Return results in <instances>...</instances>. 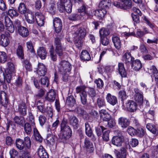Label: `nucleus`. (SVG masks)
Returning <instances> with one entry per match:
<instances>
[{
  "label": "nucleus",
  "mask_w": 158,
  "mask_h": 158,
  "mask_svg": "<svg viewBox=\"0 0 158 158\" xmlns=\"http://www.w3.org/2000/svg\"><path fill=\"white\" fill-rule=\"evenodd\" d=\"M78 26H75L74 28L75 30L78 29L75 32V34L77 35V37L78 38H80L78 41L76 40L75 41V44L77 48H80L83 45V42L81 39L85 37L86 33L89 32V30L88 28L87 25L85 23L82 26L79 27H78Z\"/></svg>",
  "instance_id": "f257e3e1"
},
{
  "label": "nucleus",
  "mask_w": 158,
  "mask_h": 158,
  "mask_svg": "<svg viewBox=\"0 0 158 158\" xmlns=\"http://www.w3.org/2000/svg\"><path fill=\"white\" fill-rule=\"evenodd\" d=\"M60 131L62 139H67L69 138L72 135V131L68 125L67 119H63L61 123Z\"/></svg>",
  "instance_id": "f03ea898"
},
{
  "label": "nucleus",
  "mask_w": 158,
  "mask_h": 158,
  "mask_svg": "<svg viewBox=\"0 0 158 158\" xmlns=\"http://www.w3.org/2000/svg\"><path fill=\"white\" fill-rule=\"evenodd\" d=\"M58 10L61 13L72 11V4L70 0H60L57 3Z\"/></svg>",
  "instance_id": "7ed1b4c3"
},
{
  "label": "nucleus",
  "mask_w": 158,
  "mask_h": 158,
  "mask_svg": "<svg viewBox=\"0 0 158 158\" xmlns=\"http://www.w3.org/2000/svg\"><path fill=\"white\" fill-rule=\"evenodd\" d=\"M59 72L62 75L70 74L72 67L70 63L65 60L61 61L57 65Z\"/></svg>",
  "instance_id": "20e7f679"
},
{
  "label": "nucleus",
  "mask_w": 158,
  "mask_h": 158,
  "mask_svg": "<svg viewBox=\"0 0 158 158\" xmlns=\"http://www.w3.org/2000/svg\"><path fill=\"white\" fill-rule=\"evenodd\" d=\"M94 11L95 10L91 9L89 7L85 4L82 5L80 8L78 9V12H81L80 15L81 16H83L85 14L89 17H92L94 15Z\"/></svg>",
  "instance_id": "39448f33"
},
{
  "label": "nucleus",
  "mask_w": 158,
  "mask_h": 158,
  "mask_svg": "<svg viewBox=\"0 0 158 158\" xmlns=\"http://www.w3.org/2000/svg\"><path fill=\"white\" fill-rule=\"evenodd\" d=\"M85 87L84 86H81L77 87L76 88V92L77 93H80L81 101L83 105L86 104L87 102V94L85 91Z\"/></svg>",
  "instance_id": "423d86ee"
},
{
  "label": "nucleus",
  "mask_w": 158,
  "mask_h": 158,
  "mask_svg": "<svg viewBox=\"0 0 158 158\" xmlns=\"http://www.w3.org/2000/svg\"><path fill=\"white\" fill-rule=\"evenodd\" d=\"M54 45L56 46L55 52L59 56H61L63 54V49L61 46L60 40L59 38H56L55 39Z\"/></svg>",
  "instance_id": "0eeeda50"
},
{
  "label": "nucleus",
  "mask_w": 158,
  "mask_h": 158,
  "mask_svg": "<svg viewBox=\"0 0 158 158\" xmlns=\"http://www.w3.org/2000/svg\"><path fill=\"white\" fill-rule=\"evenodd\" d=\"M135 94L134 96V99L138 103L141 105L143 101V93L138 88H135L134 89Z\"/></svg>",
  "instance_id": "6e6552de"
},
{
  "label": "nucleus",
  "mask_w": 158,
  "mask_h": 158,
  "mask_svg": "<svg viewBox=\"0 0 158 158\" xmlns=\"http://www.w3.org/2000/svg\"><path fill=\"white\" fill-rule=\"evenodd\" d=\"M4 21L6 29L11 33H13L15 30L14 27L12 22L8 16H5Z\"/></svg>",
  "instance_id": "1a4fd4ad"
},
{
  "label": "nucleus",
  "mask_w": 158,
  "mask_h": 158,
  "mask_svg": "<svg viewBox=\"0 0 158 158\" xmlns=\"http://www.w3.org/2000/svg\"><path fill=\"white\" fill-rule=\"evenodd\" d=\"M123 141V137L121 134L114 136L111 140L112 143L117 147L121 146Z\"/></svg>",
  "instance_id": "9d476101"
},
{
  "label": "nucleus",
  "mask_w": 158,
  "mask_h": 158,
  "mask_svg": "<svg viewBox=\"0 0 158 158\" xmlns=\"http://www.w3.org/2000/svg\"><path fill=\"white\" fill-rule=\"evenodd\" d=\"M53 25L55 31L57 33L60 32L62 28V23L61 19L59 18H55L53 20Z\"/></svg>",
  "instance_id": "9b49d317"
},
{
  "label": "nucleus",
  "mask_w": 158,
  "mask_h": 158,
  "mask_svg": "<svg viewBox=\"0 0 158 158\" xmlns=\"http://www.w3.org/2000/svg\"><path fill=\"white\" fill-rule=\"evenodd\" d=\"M118 125L123 128L127 127L130 124L129 120L123 117H121L119 118L118 120Z\"/></svg>",
  "instance_id": "f8f14e48"
},
{
  "label": "nucleus",
  "mask_w": 158,
  "mask_h": 158,
  "mask_svg": "<svg viewBox=\"0 0 158 158\" xmlns=\"http://www.w3.org/2000/svg\"><path fill=\"white\" fill-rule=\"evenodd\" d=\"M35 21L38 26H43L44 23V17L43 14L38 12L36 13Z\"/></svg>",
  "instance_id": "ddd939ff"
},
{
  "label": "nucleus",
  "mask_w": 158,
  "mask_h": 158,
  "mask_svg": "<svg viewBox=\"0 0 158 158\" xmlns=\"http://www.w3.org/2000/svg\"><path fill=\"white\" fill-rule=\"evenodd\" d=\"M37 154L40 158H49L48 153L42 146H40L37 151Z\"/></svg>",
  "instance_id": "4468645a"
},
{
  "label": "nucleus",
  "mask_w": 158,
  "mask_h": 158,
  "mask_svg": "<svg viewBox=\"0 0 158 158\" xmlns=\"http://www.w3.org/2000/svg\"><path fill=\"white\" fill-rule=\"evenodd\" d=\"M100 118L102 120L106 121H108L111 119V116L105 109H102L99 111Z\"/></svg>",
  "instance_id": "2eb2a0df"
},
{
  "label": "nucleus",
  "mask_w": 158,
  "mask_h": 158,
  "mask_svg": "<svg viewBox=\"0 0 158 158\" xmlns=\"http://www.w3.org/2000/svg\"><path fill=\"white\" fill-rule=\"evenodd\" d=\"M69 119L70 125L73 126L74 129H77L78 127L79 121L76 116H70L69 118Z\"/></svg>",
  "instance_id": "dca6fc26"
},
{
  "label": "nucleus",
  "mask_w": 158,
  "mask_h": 158,
  "mask_svg": "<svg viewBox=\"0 0 158 158\" xmlns=\"http://www.w3.org/2000/svg\"><path fill=\"white\" fill-rule=\"evenodd\" d=\"M94 15L97 16L99 19L103 18L107 13V10L105 8L95 10L94 11Z\"/></svg>",
  "instance_id": "f3484780"
},
{
  "label": "nucleus",
  "mask_w": 158,
  "mask_h": 158,
  "mask_svg": "<svg viewBox=\"0 0 158 158\" xmlns=\"http://www.w3.org/2000/svg\"><path fill=\"white\" fill-rule=\"evenodd\" d=\"M84 146L89 152H93L94 150V145L88 138H86L85 139Z\"/></svg>",
  "instance_id": "a211bd4d"
},
{
  "label": "nucleus",
  "mask_w": 158,
  "mask_h": 158,
  "mask_svg": "<svg viewBox=\"0 0 158 158\" xmlns=\"http://www.w3.org/2000/svg\"><path fill=\"white\" fill-rule=\"evenodd\" d=\"M47 69L45 66L42 63H39L37 73L40 76H44L46 73Z\"/></svg>",
  "instance_id": "6ab92c4d"
},
{
  "label": "nucleus",
  "mask_w": 158,
  "mask_h": 158,
  "mask_svg": "<svg viewBox=\"0 0 158 158\" xmlns=\"http://www.w3.org/2000/svg\"><path fill=\"white\" fill-rule=\"evenodd\" d=\"M106 98L108 102L113 106H114L117 103L116 97L110 93L107 94Z\"/></svg>",
  "instance_id": "aec40b11"
},
{
  "label": "nucleus",
  "mask_w": 158,
  "mask_h": 158,
  "mask_svg": "<svg viewBox=\"0 0 158 158\" xmlns=\"http://www.w3.org/2000/svg\"><path fill=\"white\" fill-rule=\"evenodd\" d=\"M56 95L55 91L51 89L47 93L45 99L49 102H53L55 99Z\"/></svg>",
  "instance_id": "412c9836"
},
{
  "label": "nucleus",
  "mask_w": 158,
  "mask_h": 158,
  "mask_svg": "<svg viewBox=\"0 0 158 158\" xmlns=\"http://www.w3.org/2000/svg\"><path fill=\"white\" fill-rule=\"evenodd\" d=\"M118 71L119 73L122 77H126L127 73L124 65L123 63H119L118 64Z\"/></svg>",
  "instance_id": "4be33fe9"
},
{
  "label": "nucleus",
  "mask_w": 158,
  "mask_h": 158,
  "mask_svg": "<svg viewBox=\"0 0 158 158\" xmlns=\"http://www.w3.org/2000/svg\"><path fill=\"white\" fill-rule=\"evenodd\" d=\"M123 60L126 63H131L134 60V58L131 56L130 52H127L123 55Z\"/></svg>",
  "instance_id": "5701e85b"
},
{
  "label": "nucleus",
  "mask_w": 158,
  "mask_h": 158,
  "mask_svg": "<svg viewBox=\"0 0 158 158\" xmlns=\"http://www.w3.org/2000/svg\"><path fill=\"white\" fill-rule=\"evenodd\" d=\"M0 44L2 46L6 47L8 45L10 40L7 36L2 34L0 35Z\"/></svg>",
  "instance_id": "b1692460"
},
{
  "label": "nucleus",
  "mask_w": 158,
  "mask_h": 158,
  "mask_svg": "<svg viewBox=\"0 0 158 158\" xmlns=\"http://www.w3.org/2000/svg\"><path fill=\"white\" fill-rule=\"evenodd\" d=\"M127 107L129 108V110L131 112L135 111L137 108V104L133 101H129L126 103Z\"/></svg>",
  "instance_id": "393cba45"
},
{
  "label": "nucleus",
  "mask_w": 158,
  "mask_h": 158,
  "mask_svg": "<svg viewBox=\"0 0 158 158\" xmlns=\"http://www.w3.org/2000/svg\"><path fill=\"white\" fill-rule=\"evenodd\" d=\"M25 19L27 22L29 24H32L34 23L35 20V16L32 13H29L25 15Z\"/></svg>",
  "instance_id": "a878e982"
},
{
  "label": "nucleus",
  "mask_w": 158,
  "mask_h": 158,
  "mask_svg": "<svg viewBox=\"0 0 158 158\" xmlns=\"http://www.w3.org/2000/svg\"><path fill=\"white\" fill-rule=\"evenodd\" d=\"M112 40L115 48L117 49H119L121 47V44L119 37L113 35Z\"/></svg>",
  "instance_id": "bb28decb"
},
{
  "label": "nucleus",
  "mask_w": 158,
  "mask_h": 158,
  "mask_svg": "<svg viewBox=\"0 0 158 158\" xmlns=\"http://www.w3.org/2000/svg\"><path fill=\"white\" fill-rule=\"evenodd\" d=\"M80 58L84 61H88L91 59V57L89 52L86 50H83L81 53Z\"/></svg>",
  "instance_id": "cd10ccee"
},
{
  "label": "nucleus",
  "mask_w": 158,
  "mask_h": 158,
  "mask_svg": "<svg viewBox=\"0 0 158 158\" xmlns=\"http://www.w3.org/2000/svg\"><path fill=\"white\" fill-rule=\"evenodd\" d=\"M37 53L38 56L41 59H45L47 56V52L44 48L43 47H40L37 50Z\"/></svg>",
  "instance_id": "c85d7f7f"
},
{
  "label": "nucleus",
  "mask_w": 158,
  "mask_h": 158,
  "mask_svg": "<svg viewBox=\"0 0 158 158\" xmlns=\"http://www.w3.org/2000/svg\"><path fill=\"white\" fill-rule=\"evenodd\" d=\"M132 63L134 69L136 71H138L142 68V64L141 61L138 59L133 60Z\"/></svg>",
  "instance_id": "c756f323"
},
{
  "label": "nucleus",
  "mask_w": 158,
  "mask_h": 158,
  "mask_svg": "<svg viewBox=\"0 0 158 158\" xmlns=\"http://www.w3.org/2000/svg\"><path fill=\"white\" fill-rule=\"evenodd\" d=\"M111 1L110 0H102L99 3V7L101 8L107 10L110 5Z\"/></svg>",
  "instance_id": "7c9ffc66"
},
{
  "label": "nucleus",
  "mask_w": 158,
  "mask_h": 158,
  "mask_svg": "<svg viewBox=\"0 0 158 158\" xmlns=\"http://www.w3.org/2000/svg\"><path fill=\"white\" fill-rule=\"evenodd\" d=\"M116 154L118 158H125L127 154L126 149L124 148H121L119 151L116 152Z\"/></svg>",
  "instance_id": "2f4dec72"
},
{
  "label": "nucleus",
  "mask_w": 158,
  "mask_h": 158,
  "mask_svg": "<svg viewBox=\"0 0 158 158\" xmlns=\"http://www.w3.org/2000/svg\"><path fill=\"white\" fill-rule=\"evenodd\" d=\"M18 110L22 115H25L27 114V110L26 104L22 103L19 106Z\"/></svg>",
  "instance_id": "473e14b6"
},
{
  "label": "nucleus",
  "mask_w": 158,
  "mask_h": 158,
  "mask_svg": "<svg viewBox=\"0 0 158 158\" xmlns=\"http://www.w3.org/2000/svg\"><path fill=\"white\" fill-rule=\"evenodd\" d=\"M18 30L19 33L23 37H26L29 35L28 29L24 27H20Z\"/></svg>",
  "instance_id": "72a5a7b5"
},
{
  "label": "nucleus",
  "mask_w": 158,
  "mask_h": 158,
  "mask_svg": "<svg viewBox=\"0 0 158 158\" xmlns=\"http://www.w3.org/2000/svg\"><path fill=\"white\" fill-rule=\"evenodd\" d=\"M14 120L15 123L22 126H23V124L25 122L24 118L22 117L16 116L14 117Z\"/></svg>",
  "instance_id": "f704fd0d"
},
{
  "label": "nucleus",
  "mask_w": 158,
  "mask_h": 158,
  "mask_svg": "<svg viewBox=\"0 0 158 158\" xmlns=\"http://www.w3.org/2000/svg\"><path fill=\"white\" fill-rule=\"evenodd\" d=\"M75 100L73 96L70 95L67 97L66 100V103L70 106L71 107L73 106L75 104Z\"/></svg>",
  "instance_id": "c9c22d12"
},
{
  "label": "nucleus",
  "mask_w": 158,
  "mask_h": 158,
  "mask_svg": "<svg viewBox=\"0 0 158 158\" xmlns=\"http://www.w3.org/2000/svg\"><path fill=\"white\" fill-rule=\"evenodd\" d=\"M85 132L86 135L88 137H91L93 134V132L88 123L86 122L85 123Z\"/></svg>",
  "instance_id": "e433bc0d"
},
{
  "label": "nucleus",
  "mask_w": 158,
  "mask_h": 158,
  "mask_svg": "<svg viewBox=\"0 0 158 158\" xmlns=\"http://www.w3.org/2000/svg\"><path fill=\"white\" fill-rule=\"evenodd\" d=\"M16 54L18 57L23 59L24 56V52L23 47L21 45L18 46L16 49Z\"/></svg>",
  "instance_id": "4c0bfd02"
},
{
  "label": "nucleus",
  "mask_w": 158,
  "mask_h": 158,
  "mask_svg": "<svg viewBox=\"0 0 158 158\" xmlns=\"http://www.w3.org/2000/svg\"><path fill=\"white\" fill-rule=\"evenodd\" d=\"M27 8L23 3H20L18 7V10L21 14L25 15L27 11Z\"/></svg>",
  "instance_id": "58836bf2"
},
{
  "label": "nucleus",
  "mask_w": 158,
  "mask_h": 158,
  "mask_svg": "<svg viewBox=\"0 0 158 158\" xmlns=\"http://www.w3.org/2000/svg\"><path fill=\"white\" fill-rule=\"evenodd\" d=\"M25 132L27 135H30L32 131L31 126L30 124L26 123L23 126Z\"/></svg>",
  "instance_id": "ea45409f"
},
{
  "label": "nucleus",
  "mask_w": 158,
  "mask_h": 158,
  "mask_svg": "<svg viewBox=\"0 0 158 158\" xmlns=\"http://www.w3.org/2000/svg\"><path fill=\"white\" fill-rule=\"evenodd\" d=\"M97 103L99 108H101L106 106V103L103 98L100 97L97 99Z\"/></svg>",
  "instance_id": "a19ab883"
},
{
  "label": "nucleus",
  "mask_w": 158,
  "mask_h": 158,
  "mask_svg": "<svg viewBox=\"0 0 158 158\" xmlns=\"http://www.w3.org/2000/svg\"><path fill=\"white\" fill-rule=\"evenodd\" d=\"M16 143L17 147L20 150L23 149L24 147L23 141L20 139H16Z\"/></svg>",
  "instance_id": "79ce46f5"
},
{
  "label": "nucleus",
  "mask_w": 158,
  "mask_h": 158,
  "mask_svg": "<svg viewBox=\"0 0 158 158\" xmlns=\"http://www.w3.org/2000/svg\"><path fill=\"white\" fill-rule=\"evenodd\" d=\"M110 32L108 29L103 28L100 29L99 31V34L100 37H104L109 35Z\"/></svg>",
  "instance_id": "37998d69"
},
{
  "label": "nucleus",
  "mask_w": 158,
  "mask_h": 158,
  "mask_svg": "<svg viewBox=\"0 0 158 158\" xmlns=\"http://www.w3.org/2000/svg\"><path fill=\"white\" fill-rule=\"evenodd\" d=\"M148 54L143 56V58L144 60H151L154 58V53L153 52H148Z\"/></svg>",
  "instance_id": "c03bdc74"
},
{
  "label": "nucleus",
  "mask_w": 158,
  "mask_h": 158,
  "mask_svg": "<svg viewBox=\"0 0 158 158\" xmlns=\"http://www.w3.org/2000/svg\"><path fill=\"white\" fill-rule=\"evenodd\" d=\"M147 129L154 134L156 133V129L155 126L152 124H148L146 125Z\"/></svg>",
  "instance_id": "a18cd8bd"
},
{
  "label": "nucleus",
  "mask_w": 158,
  "mask_h": 158,
  "mask_svg": "<svg viewBox=\"0 0 158 158\" xmlns=\"http://www.w3.org/2000/svg\"><path fill=\"white\" fill-rule=\"evenodd\" d=\"M77 111L79 114L82 115L84 118H86L87 114L86 112L81 107L78 106L77 108Z\"/></svg>",
  "instance_id": "49530a36"
},
{
  "label": "nucleus",
  "mask_w": 158,
  "mask_h": 158,
  "mask_svg": "<svg viewBox=\"0 0 158 158\" xmlns=\"http://www.w3.org/2000/svg\"><path fill=\"white\" fill-rule=\"evenodd\" d=\"M6 54L3 52H0V62L4 63L7 60Z\"/></svg>",
  "instance_id": "de8ad7c7"
},
{
  "label": "nucleus",
  "mask_w": 158,
  "mask_h": 158,
  "mask_svg": "<svg viewBox=\"0 0 158 158\" xmlns=\"http://www.w3.org/2000/svg\"><path fill=\"white\" fill-rule=\"evenodd\" d=\"M55 5L53 3H51L49 5L48 10V12L52 14H54L56 11Z\"/></svg>",
  "instance_id": "09e8293b"
},
{
  "label": "nucleus",
  "mask_w": 158,
  "mask_h": 158,
  "mask_svg": "<svg viewBox=\"0 0 158 158\" xmlns=\"http://www.w3.org/2000/svg\"><path fill=\"white\" fill-rule=\"evenodd\" d=\"M37 107L38 109L42 113L45 112V109L44 107V104L40 101H38L37 104Z\"/></svg>",
  "instance_id": "8fccbe9b"
},
{
  "label": "nucleus",
  "mask_w": 158,
  "mask_h": 158,
  "mask_svg": "<svg viewBox=\"0 0 158 158\" xmlns=\"http://www.w3.org/2000/svg\"><path fill=\"white\" fill-rule=\"evenodd\" d=\"M142 18L145 21V23H146L150 28H153L155 27V25L154 24L151 22L145 16L143 15L142 17Z\"/></svg>",
  "instance_id": "3c124183"
},
{
  "label": "nucleus",
  "mask_w": 158,
  "mask_h": 158,
  "mask_svg": "<svg viewBox=\"0 0 158 158\" xmlns=\"http://www.w3.org/2000/svg\"><path fill=\"white\" fill-rule=\"evenodd\" d=\"M88 94L92 98L95 97L96 95V91L94 88H89Z\"/></svg>",
  "instance_id": "603ef678"
},
{
  "label": "nucleus",
  "mask_w": 158,
  "mask_h": 158,
  "mask_svg": "<svg viewBox=\"0 0 158 158\" xmlns=\"http://www.w3.org/2000/svg\"><path fill=\"white\" fill-rule=\"evenodd\" d=\"M105 129L102 126H98L95 128V130L98 136H100L101 135L102 132Z\"/></svg>",
  "instance_id": "864d4df0"
},
{
  "label": "nucleus",
  "mask_w": 158,
  "mask_h": 158,
  "mask_svg": "<svg viewBox=\"0 0 158 158\" xmlns=\"http://www.w3.org/2000/svg\"><path fill=\"white\" fill-rule=\"evenodd\" d=\"M24 141L27 148L30 149L31 147V143L29 137L28 136L25 137L24 139Z\"/></svg>",
  "instance_id": "5fc2aeb1"
},
{
  "label": "nucleus",
  "mask_w": 158,
  "mask_h": 158,
  "mask_svg": "<svg viewBox=\"0 0 158 158\" xmlns=\"http://www.w3.org/2000/svg\"><path fill=\"white\" fill-rule=\"evenodd\" d=\"M127 131L131 136H134L136 135V130L132 127H129L127 129Z\"/></svg>",
  "instance_id": "6e6d98bb"
},
{
  "label": "nucleus",
  "mask_w": 158,
  "mask_h": 158,
  "mask_svg": "<svg viewBox=\"0 0 158 158\" xmlns=\"http://www.w3.org/2000/svg\"><path fill=\"white\" fill-rule=\"evenodd\" d=\"M26 44L28 50H29L30 52L34 53L35 51L31 42V41L27 42L26 43Z\"/></svg>",
  "instance_id": "4d7b16f0"
},
{
  "label": "nucleus",
  "mask_w": 158,
  "mask_h": 158,
  "mask_svg": "<svg viewBox=\"0 0 158 158\" xmlns=\"http://www.w3.org/2000/svg\"><path fill=\"white\" fill-rule=\"evenodd\" d=\"M23 65L27 70L30 71L31 70V66L28 60H25L23 63Z\"/></svg>",
  "instance_id": "13d9d810"
},
{
  "label": "nucleus",
  "mask_w": 158,
  "mask_h": 158,
  "mask_svg": "<svg viewBox=\"0 0 158 158\" xmlns=\"http://www.w3.org/2000/svg\"><path fill=\"white\" fill-rule=\"evenodd\" d=\"M80 15L78 14H72L69 17L70 20H77L81 18Z\"/></svg>",
  "instance_id": "bf43d9fd"
},
{
  "label": "nucleus",
  "mask_w": 158,
  "mask_h": 158,
  "mask_svg": "<svg viewBox=\"0 0 158 158\" xmlns=\"http://www.w3.org/2000/svg\"><path fill=\"white\" fill-rule=\"evenodd\" d=\"M10 158H16L18 155V152L14 149H12L9 152Z\"/></svg>",
  "instance_id": "052dcab7"
},
{
  "label": "nucleus",
  "mask_w": 158,
  "mask_h": 158,
  "mask_svg": "<svg viewBox=\"0 0 158 158\" xmlns=\"http://www.w3.org/2000/svg\"><path fill=\"white\" fill-rule=\"evenodd\" d=\"M50 54L51 59L53 61H56L57 60V56L53 51V47L50 51Z\"/></svg>",
  "instance_id": "680f3d73"
},
{
  "label": "nucleus",
  "mask_w": 158,
  "mask_h": 158,
  "mask_svg": "<svg viewBox=\"0 0 158 158\" xmlns=\"http://www.w3.org/2000/svg\"><path fill=\"white\" fill-rule=\"evenodd\" d=\"M40 82L42 85H45L48 86L49 85V81L48 77H44L41 78Z\"/></svg>",
  "instance_id": "e2e57ef3"
},
{
  "label": "nucleus",
  "mask_w": 158,
  "mask_h": 158,
  "mask_svg": "<svg viewBox=\"0 0 158 158\" xmlns=\"http://www.w3.org/2000/svg\"><path fill=\"white\" fill-rule=\"evenodd\" d=\"M145 133V131L142 128H139L136 130V135L142 137L144 135Z\"/></svg>",
  "instance_id": "0e129e2a"
},
{
  "label": "nucleus",
  "mask_w": 158,
  "mask_h": 158,
  "mask_svg": "<svg viewBox=\"0 0 158 158\" xmlns=\"http://www.w3.org/2000/svg\"><path fill=\"white\" fill-rule=\"evenodd\" d=\"M23 156L24 158H31L30 149H26L23 150Z\"/></svg>",
  "instance_id": "69168bd1"
},
{
  "label": "nucleus",
  "mask_w": 158,
  "mask_h": 158,
  "mask_svg": "<svg viewBox=\"0 0 158 158\" xmlns=\"http://www.w3.org/2000/svg\"><path fill=\"white\" fill-rule=\"evenodd\" d=\"M39 120L40 125L43 126L46 121V118L44 116L40 115L39 117Z\"/></svg>",
  "instance_id": "338daca9"
},
{
  "label": "nucleus",
  "mask_w": 158,
  "mask_h": 158,
  "mask_svg": "<svg viewBox=\"0 0 158 158\" xmlns=\"http://www.w3.org/2000/svg\"><path fill=\"white\" fill-rule=\"evenodd\" d=\"M97 87L99 88H101L103 86L104 83L102 80L99 78L98 80H96L95 81Z\"/></svg>",
  "instance_id": "774afa93"
}]
</instances>
